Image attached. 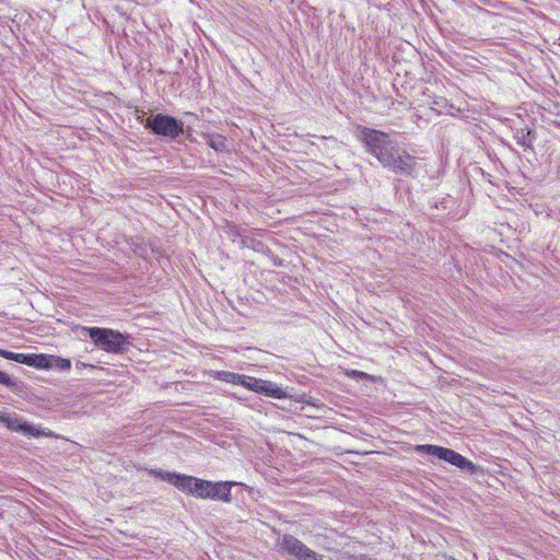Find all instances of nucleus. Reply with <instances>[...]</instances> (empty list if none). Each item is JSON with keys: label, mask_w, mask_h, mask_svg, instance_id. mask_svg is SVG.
Returning <instances> with one entry per match:
<instances>
[{"label": "nucleus", "mask_w": 560, "mask_h": 560, "mask_svg": "<svg viewBox=\"0 0 560 560\" xmlns=\"http://www.w3.org/2000/svg\"><path fill=\"white\" fill-rule=\"evenodd\" d=\"M354 136L365 151L376 158L383 167L399 175L416 176L417 159L405 150H400L388 133L365 126H357Z\"/></svg>", "instance_id": "nucleus-1"}, {"label": "nucleus", "mask_w": 560, "mask_h": 560, "mask_svg": "<svg viewBox=\"0 0 560 560\" xmlns=\"http://www.w3.org/2000/svg\"><path fill=\"white\" fill-rule=\"evenodd\" d=\"M234 485L236 483L231 481L213 482L185 475L183 485H179V491L198 499L231 502V489Z\"/></svg>", "instance_id": "nucleus-2"}, {"label": "nucleus", "mask_w": 560, "mask_h": 560, "mask_svg": "<svg viewBox=\"0 0 560 560\" xmlns=\"http://www.w3.org/2000/svg\"><path fill=\"white\" fill-rule=\"evenodd\" d=\"M81 331L89 337L95 347L113 354H122L131 346V336L112 328L82 326Z\"/></svg>", "instance_id": "nucleus-3"}, {"label": "nucleus", "mask_w": 560, "mask_h": 560, "mask_svg": "<svg viewBox=\"0 0 560 560\" xmlns=\"http://www.w3.org/2000/svg\"><path fill=\"white\" fill-rule=\"evenodd\" d=\"M142 124L151 135L162 139L176 140L185 133L184 122L170 114H151Z\"/></svg>", "instance_id": "nucleus-4"}, {"label": "nucleus", "mask_w": 560, "mask_h": 560, "mask_svg": "<svg viewBox=\"0 0 560 560\" xmlns=\"http://www.w3.org/2000/svg\"><path fill=\"white\" fill-rule=\"evenodd\" d=\"M417 452L421 453V454H428V455L434 456L439 459L447 462L451 465L456 466L457 468H459L462 470H466L470 474H476L479 470V467L476 466L471 460L467 459L466 457H464L463 455H460L459 453H457L451 448H446V447H442V446H438V445L424 444V445H418Z\"/></svg>", "instance_id": "nucleus-5"}, {"label": "nucleus", "mask_w": 560, "mask_h": 560, "mask_svg": "<svg viewBox=\"0 0 560 560\" xmlns=\"http://www.w3.org/2000/svg\"><path fill=\"white\" fill-rule=\"evenodd\" d=\"M282 546L290 555L299 560H323L322 556L317 555L301 540L291 535L283 536Z\"/></svg>", "instance_id": "nucleus-6"}, {"label": "nucleus", "mask_w": 560, "mask_h": 560, "mask_svg": "<svg viewBox=\"0 0 560 560\" xmlns=\"http://www.w3.org/2000/svg\"><path fill=\"white\" fill-rule=\"evenodd\" d=\"M0 423L11 431L23 432L28 436L50 435V432H45L34 425L27 424L16 416L12 417L7 413H0Z\"/></svg>", "instance_id": "nucleus-7"}, {"label": "nucleus", "mask_w": 560, "mask_h": 560, "mask_svg": "<svg viewBox=\"0 0 560 560\" xmlns=\"http://www.w3.org/2000/svg\"><path fill=\"white\" fill-rule=\"evenodd\" d=\"M34 368L65 372L71 368V361L52 354L35 353Z\"/></svg>", "instance_id": "nucleus-8"}, {"label": "nucleus", "mask_w": 560, "mask_h": 560, "mask_svg": "<svg viewBox=\"0 0 560 560\" xmlns=\"http://www.w3.org/2000/svg\"><path fill=\"white\" fill-rule=\"evenodd\" d=\"M212 374L214 380L231 385H273L269 381H254L253 383L252 377L228 371H214Z\"/></svg>", "instance_id": "nucleus-9"}, {"label": "nucleus", "mask_w": 560, "mask_h": 560, "mask_svg": "<svg viewBox=\"0 0 560 560\" xmlns=\"http://www.w3.org/2000/svg\"><path fill=\"white\" fill-rule=\"evenodd\" d=\"M513 138L516 143L525 150L533 149L536 140V131L527 126L515 128Z\"/></svg>", "instance_id": "nucleus-10"}, {"label": "nucleus", "mask_w": 560, "mask_h": 560, "mask_svg": "<svg viewBox=\"0 0 560 560\" xmlns=\"http://www.w3.org/2000/svg\"><path fill=\"white\" fill-rule=\"evenodd\" d=\"M149 474L153 477L160 478L163 481L176 487L179 490V485H183L185 474L170 472L162 469H150Z\"/></svg>", "instance_id": "nucleus-11"}, {"label": "nucleus", "mask_w": 560, "mask_h": 560, "mask_svg": "<svg viewBox=\"0 0 560 560\" xmlns=\"http://www.w3.org/2000/svg\"><path fill=\"white\" fill-rule=\"evenodd\" d=\"M0 357L10 361L34 368L35 353H19L0 349Z\"/></svg>", "instance_id": "nucleus-12"}, {"label": "nucleus", "mask_w": 560, "mask_h": 560, "mask_svg": "<svg viewBox=\"0 0 560 560\" xmlns=\"http://www.w3.org/2000/svg\"><path fill=\"white\" fill-rule=\"evenodd\" d=\"M206 143L215 152H225L228 150V140L220 133L205 132L201 135Z\"/></svg>", "instance_id": "nucleus-13"}, {"label": "nucleus", "mask_w": 560, "mask_h": 560, "mask_svg": "<svg viewBox=\"0 0 560 560\" xmlns=\"http://www.w3.org/2000/svg\"><path fill=\"white\" fill-rule=\"evenodd\" d=\"M248 389H254L257 394L262 395L265 397L271 398H285L289 396L288 388L289 387H247Z\"/></svg>", "instance_id": "nucleus-14"}, {"label": "nucleus", "mask_w": 560, "mask_h": 560, "mask_svg": "<svg viewBox=\"0 0 560 560\" xmlns=\"http://www.w3.org/2000/svg\"><path fill=\"white\" fill-rule=\"evenodd\" d=\"M433 206L438 210L441 209L442 212H446L454 206V200L450 196H446V197L441 198V200H439V201H434Z\"/></svg>", "instance_id": "nucleus-15"}, {"label": "nucleus", "mask_w": 560, "mask_h": 560, "mask_svg": "<svg viewBox=\"0 0 560 560\" xmlns=\"http://www.w3.org/2000/svg\"><path fill=\"white\" fill-rule=\"evenodd\" d=\"M348 375H351L352 378L355 381V382H362V381H372V377L371 375L364 373V372H360V371H357V370H352L348 373Z\"/></svg>", "instance_id": "nucleus-16"}, {"label": "nucleus", "mask_w": 560, "mask_h": 560, "mask_svg": "<svg viewBox=\"0 0 560 560\" xmlns=\"http://www.w3.org/2000/svg\"><path fill=\"white\" fill-rule=\"evenodd\" d=\"M132 245H135V247H133L135 254H137L138 256H141V257H145L147 256L148 248L145 247V245H141V244H138V243H132Z\"/></svg>", "instance_id": "nucleus-17"}, {"label": "nucleus", "mask_w": 560, "mask_h": 560, "mask_svg": "<svg viewBox=\"0 0 560 560\" xmlns=\"http://www.w3.org/2000/svg\"><path fill=\"white\" fill-rule=\"evenodd\" d=\"M0 384L1 385H12L9 376L5 373H3L2 371H0Z\"/></svg>", "instance_id": "nucleus-18"}, {"label": "nucleus", "mask_w": 560, "mask_h": 560, "mask_svg": "<svg viewBox=\"0 0 560 560\" xmlns=\"http://www.w3.org/2000/svg\"><path fill=\"white\" fill-rule=\"evenodd\" d=\"M433 104L438 107H445L447 104V101L444 97H440L439 100L434 101Z\"/></svg>", "instance_id": "nucleus-19"}, {"label": "nucleus", "mask_w": 560, "mask_h": 560, "mask_svg": "<svg viewBox=\"0 0 560 560\" xmlns=\"http://www.w3.org/2000/svg\"><path fill=\"white\" fill-rule=\"evenodd\" d=\"M502 143H503V145H505L509 150H511V151H513V152H514L513 147H512L509 142H506V141L502 140Z\"/></svg>", "instance_id": "nucleus-20"}, {"label": "nucleus", "mask_w": 560, "mask_h": 560, "mask_svg": "<svg viewBox=\"0 0 560 560\" xmlns=\"http://www.w3.org/2000/svg\"><path fill=\"white\" fill-rule=\"evenodd\" d=\"M264 247V244L261 242H257L255 249L260 250Z\"/></svg>", "instance_id": "nucleus-21"}, {"label": "nucleus", "mask_w": 560, "mask_h": 560, "mask_svg": "<svg viewBox=\"0 0 560 560\" xmlns=\"http://www.w3.org/2000/svg\"><path fill=\"white\" fill-rule=\"evenodd\" d=\"M25 388L26 387H22V386L15 387L18 394H23Z\"/></svg>", "instance_id": "nucleus-22"}]
</instances>
